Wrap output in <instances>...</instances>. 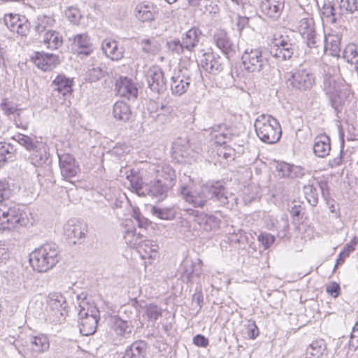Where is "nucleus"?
<instances>
[{"mask_svg":"<svg viewBox=\"0 0 358 358\" xmlns=\"http://www.w3.org/2000/svg\"><path fill=\"white\" fill-rule=\"evenodd\" d=\"M296 50V43L288 35L276 33L269 44V49L262 48L245 50L242 55L244 69L250 73H259L270 66L269 57L277 61L290 60Z\"/></svg>","mask_w":358,"mask_h":358,"instance_id":"obj_1","label":"nucleus"},{"mask_svg":"<svg viewBox=\"0 0 358 358\" xmlns=\"http://www.w3.org/2000/svg\"><path fill=\"white\" fill-rule=\"evenodd\" d=\"M179 191L185 201L194 208H203L210 199L219 202L221 206L230 208L238 203L237 196L229 192L220 181L206 183L193 191L182 185Z\"/></svg>","mask_w":358,"mask_h":358,"instance_id":"obj_2","label":"nucleus"},{"mask_svg":"<svg viewBox=\"0 0 358 358\" xmlns=\"http://www.w3.org/2000/svg\"><path fill=\"white\" fill-rule=\"evenodd\" d=\"M131 190L140 196H149L158 201L167 197L168 193L173 187L171 184H166L160 180L155 179L150 183H145L139 173L127 176Z\"/></svg>","mask_w":358,"mask_h":358,"instance_id":"obj_3","label":"nucleus"},{"mask_svg":"<svg viewBox=\"0 0 358 358\" xmlns=\"http://www.w3.org/2000/svg\"><path fill=\"white\" fill-rule=\"evenodd\" d=\"M29 262L40 273L52 268L59 262V250L54 243H46L35 249L30 255Z\"/></svg>","mask_w":358,"mask_h":358,"instance_id":"obj_4","label":"nucleus"},{"mask_svg":"<svg viewBox=\"0 0 358 358\" xmlns=\"http://www.w3.org/2000/svg\"><path fill=\"white\" fill-rule=\"evenodd\" d=\"M296 29L306 41L308 50L306 54H310L312 50H317V53L322 51V36L318 34L315 29L313 17L308 13H305L297 22Z\"/></svg>","mask_w":358,"mask_h":358,"instance_id":"obj_5","label":"nucleus"},{"mask_svg":"<svg viewBox=\"0 0 358 358\" xmlns=\"http://www.w3.org/2000/svg\"><path fill=\"white\" fill-rule=\"evenodd\" d=\"M201 73L199 66L189 64V66H181L175 70L171 78V90L173 94L181 96L187 92L191 82L200 79Z\"/></svg>","mask_w":358,"mask_h":358,"instance_id":"obj_6","label":"nucleus"},{"mask_svg":"<svg viewBox=\"0 0 358 358\" xmlns=\"http://www.w3.org/2000/svg\"><path fill=\"white\" fill-rule=\"evenodd\" d=\"M255 129L259 138L268 144L277 143L282 135L279 122L270 115L258 116L255 122Z\"/></svg>","mask_w":358,"mask_h":358,"instance_id":"obj_7","label":"nucleus"},{"mask_svg":"<svg viewBox=\"0 0 358 358\" xmlns=\"http://www.w3.org/2000/svg\"><path fill=\"white\" fill-rule=\"evenodd\" d=\"M23 211L19 205L7 200L0 204V229H12L25 224Z\"/></svg>","mask_w":358,"mask_h":358,"instance_id":"obj_8","label":"nucleus"},{"mask_svg":"<svg viewBox=\"0 0 358 358\" xmlns=\"http://www.w3.org/2000/svg\"><path fill=\"white\" fill-rule=\"evenodd\" d=\"M287 84L294 90L307 91L315 83V76L309 69L302 66L285 73Z\"/></svg>","mask_w":358,"mask_h":358,"instance_id":"obj_9","label":"nucleus"},{"mask_svg":"<svg viewBox=\"0 0 358 358\" xmlns=\"http://www.w3.org/2000/svg\"><path fill=\"white\" fill-rule=\"evenodd\" d=\"M324 87L331 106L336 110L344 103L350 94L348 86L343 81L336 80L334 78H326Z\"/></svg>","mask_w":358,"mask_h":358,"instance_id":"obj_10","label":"nucleus"},{"mask_svg":"<svg viewBox=\"0 0 358 358\" xmlns=\"http://www.w3.org/2000/svg\"><path fill=\"white\" fill-rule=\"evenodd\" d=\"M86 306L87 308L79 305L80 308L78 312V326L82 335L90 336L96 331L100 315L99 310L95 306L87 303Z\"/></svg>","mask_w":358,"mask_h":358,"instance_id":"obj_11","label":"nucleus"},{"mask_svg":"<svg viewBox=\"0 0 358 358\" xmlns=\"http://www.w3.org/2000/svg\"><path fill=\"white\" fill-rule=\"evenodd\" d=\"M133 330L131 321L124 320L116 316L113 320L111 327L112 343L115 345H120L124 343L125 339L130 336Z\"/></svg>","mask_w":358,"mask_h":358,"instance_id":"obj_12","label":"nucleus"},{"mask_svg":"<svg viewBox=\"0 0 358 358\" xmlns=\"http://www.w3.org/2000/svg\"><path fill=\"white\" fill-rule=\"evenodd\" d=\"M64 232L72 243H80L86 237L87 225L80 220L71 219L64 224Z\"/></svg>","mask_w":358,"mask_h":358,"instance_id":"obj_13","label":"nucleus"},{"mask_svg":"<svg viewBox=\"0 0 358 358\" xmlns=\"http://www.w3.org/2000/svg\"><path fill=\"white\" fill-rule=\"evenodd\" d=\"M146 81L149 88L158 94L166 90V80L162 69L154 65L150 67L145 73Z\"/></svg>","mask_w":358,"mask_h":358,"instance_id":"obj_14","label":"nucleus"},{"mask_svg":"<svg viewBox=\"0 0 358 358\" xmlns=\"http://www.w3.org/2000/svg\"><path fill=\"white\" fill-rule=\"evenodd\" d=\"M7 28L13 33L27 36L30 30V22L25 16L17 14H6L3 18Z\"/></svg>","mask_w":358,"mask_h":358,"instance_id":"obj_15","label":"nucleus"},{"mask_svg":"<svg viewBox=\"0 0 358 358\" xmlns=\"http://www.w3.org/2000/svg\"><path fill=\"white\" fill-rule=\"evenodd\" d=\"M200 64L205 71L213 76L219 75L224 69V59L213 52H203Z\"/></svg>","mask_w":358,"mask_h":358,"instance_id":"obj_16","label":"nucleus"},{"mask_svg":"<svg viewBox=\"0 0 358 358\" xmlns=\"http://www.w3.org/2000/svg\"><path fill=\"white\" fill-rule=\"evenodd\" d=\"M28 159L35 167H41L50 164V154L46 143L41 141L36 144L34 149L30 152Z\"/></svg>","mask_w":358,"mask_h":358,"instance_id":"obj_17","label":"nucleus"},{"mask_svg":"<svg viewBox=\"0 0 358 358\" xmlns=\"http://www.w3.org/2000/svg\"><path fill=\"white\" fill-rule=\"evenodd\" d=\"M59 164L63 178L72 182L71 178L79 171V166L76 164L75 158L69 154L59 155Z\"/></svg>","mask_w":358,"mask_h":358,"instance_id":"obj_18","label":"nucleus"},{"mask_svg":"<svg viewBox=\"0 0 358 358\" xmlns=\"http://www.w3.org/2000/svg\"><path fill=\"white\" fill-rule=\"evenodd\" d=\"M115 90L119 96L128 100H135L138 96L136 83L126 76H120L115 82Z\"/></svg>","mask_w":358,"mask_h":358,"instance_id":"obj_19","label":"nucleus"},{"mask_svg":"<svg viewBox=\"0 0 358 358\" xmlns=\"http://www.w3.org/2000/svg\"><path fill=\"white\" fill-rule=\"evenodd\" d=\"M322 51L320 53H317V50H312L310 55H313L314 59H317L322 57L326 51L329 50L330 55L334 57H339L341 51V38L338 35H329L328 36H322Z\"/></svg>","mask_w":358,"mask_h":358,"instance_id":"obj_20","label":"nucleus"},{"mask_svg":"<svg viewBox=\"0 0 358 358\" xmlns=\"http://www.w3.org/2000/svg\"><path fill=\"white\" fill-rule=\"evenodd\" d=\"M213 43L229 58L235 52V45L224 29H217L213 34Z\"/></svg>","mask_w":358,"mask_h":358,"instance_id":"obj_21","label":"nucleus"},{"mask_svg":"<svg viewBox=\"0 0 358 358\" xmlns=\"http://www.w3.org/2000/svg\"><path fill=\"white\" fill-rule=\"evenodd\" d=\"M285 6V0H262L261 12L268 17L277 20L281 15Z\"/></svg>","mask_w":358,"mask_h":358,"instance_id":"obj_22","label":"nucleus"},{"mask_svg":"<svg viewBox=\"0 0 358 358\" xmlns=\"http://www.w3.org/2000/svg\"><path fill=\"white\" fill-rule=\"evenodd\" d=\"M337 0H324L322 8V17L327 23L336 24L342 17L341 11L336 3Z\"/></svg>","mask_w":358,"mask_h":358,"instance_id":"obj_23","label":"nucleus"},{"mask_svg":"<svg viewBox=\"0 0 358 358\" xmlns=\"http://www.w3.org/2000/svg\"><path fill=\"white\" fill-rule=\"evenodd\" d=\"M101 49L104 55L113 61H119L124 57V48L118 43L111 38H106L103 41Z\"/></svg>","mask_w":358,"mask_h":358,"instance_id":"obj_24","label":"nucleus"},{"mask_svg":"<svg viewBox=\"0 0 358 358\" xmlns=\"http://www.w3.org/2000/svg\"><path fill=\"white\" fill-rule=\"evenodd\" d=\"M155 15L156 6L150 1H142L138 3L135 8L136 17L143 22L154 20Z\"/></svg>","mask_w":358,"mask_h":358,"instance_id":"obj_25","label":"nucleus"},{"mask_svg":"<svg viewBox=\"0 0 358 358\" xmlns=\"http://www.w3.org/2000/svg\"><path fill=\"white\" fill-rule=\"evenodd\" d=\"M33 60L36 66L43 71H51L59 63L58 56L43 52H36Z\"/></svg>","mask_w":358,"mask_h":358,"instance_id":"obj_26","label":"nucleus"},{"mask_svg":"<svg viewBox=\"0 0 358 358\" xmlns=\"http://www.w3.org/2000/svg\"><path fill=\"white\" fill-rule=\"evenodd\" d=\"M193 213L194 214V221L203 230L210 231L220 227L221 220L218 217L197 210L193 211Z\"/></svg>","mask_w":358,"mask_h":358,"instance_id":"obj_27","label":"nucleus"},{"mask_svg":"<svg viewBox=\"0 0 358 358\" xmlns=\"http://www.w3.org/2000/svg\"><path fill=\"white\" fill-rule=\"evenodd\" d=\"M202 37V31L197 27H192L182 35L181 39L188 53H192L198 46Z\"/></svg>","mask_w":358,"mask_h":358,"instance_id":"obj_28","label":"nucleus"},{"mask_svg":"<svg viewBox=\"0 0 358 358\" xmlns=\"http://www.w3.org/2000/svg\"><path fill=\"white\" fill-rule=\"evenodd\" d=\"M331 150V140L326 134L317 136L314 139L313 152L320 158H324L329 155Z\"/></svg>","mask_w":358,"mask_h":358,"instance_id":"obj_29","label":"nucleus"},{"mask_svg":"<svg viewBox=\"0 0 358 358\" xmlns=\"http://www.w3.org/2000/svg\"><path fill=\"white\" fill-rule=\"evenodd\" d=\"M147 345L143 341H137L127 346L122 358H145Z\"/></svg>","mask_w":358,"mask_h":358,"instance_id":"obj_30","label":"nucleus"},{"mask_svg":"<svg viewBox=\"0 0 358 358\" xmlns=\"http://www.w3.org/2000/svg\"><path fill=\"white\" fill-rule=\"evenodd\" d=\"M156 179L173 187L176 181V174L173 169L169 164L158 166L156 169Z\"/></svg>","mask_w":358,"mask_h":358,"instance_id":"obj_31","label":"nucleus"},{"mask_svg":"<svg viewBox=\"0 0 358 358\" xmlns=\"http://www.w3.org/2000/svg\"><path fill=\"white\" fill-rule=\"evenodd\" d=\"M73 46L79 54L88 55L92 51L90 38L86 34L75 35L73 36Z\"/></svg>","mask_w":358,"mask_h":358,"instance_id":"obj_32","label":"nucleus"},{"mask_svg":"<svg viewBox=\"0 0 358 358\" xmlns=\"http://www.w3.org/2000/svg\"><path fill=\"white\" fill-rule=\"evenodd\" d=\"M191 152L187 138H178L172 143V153L175 158H187Z\"/></svg>","mask_w":358,"mask_h":358,"instance_id":"obj_33","label":"nucleus"},{"mask_svg":"<svg viewBox=\"0 0 358 358\" xmlns=\"http://www.w3.org/2000/svg\"><path fill=\"white\" fill-rule=\"evenodd\" d=\"M29 343L31 350L36 353H43L50 348L49 338L43 334L30 336Z\"/></svg>","mask_w":358,"mask_h":358,"instance_id":"obj_34","label":"nucleus"},{"mask_svg":"<svg viewBox=\"0 0 358 358\" xmlns=\"http://www.w3.org/2000/svg\"><path fill=\"white\" fill-rule=\"evenodd\" d=\"M52 86L54 90L57 91L63 96L72 92V80L66 78L64 75H58L53 80Z\"/></svg>","mask_w":358,"mask_h":358,"instance_id":"obj_35","label":"nucleus"},{"mask_svg":"<svg viewBox=\"0 0 358 358\" xmlns=\"http://www.w3.org/2000/svg\"><path fill=\"white\" fill-rule=\"evenodd\" d=\"M158 248V245L154 241L142 240L137 249L141 257L143 259H145L147 257L155 258L157 255Z\"/></svg>","mask_w":358,"mask_h":358,"instance_id":"obj_36","label":"nucleus"},{"mask_svg":"<svg viewBox=\"0 0 358 358\" xmlns=\"http://www.w3.org/2000/svg\"><path fill=\"white\" fill-rule=\"evenodd\" d=\"M113 117L122 122H127L129 120L131 111L129 106L124 101H117L113 106Z\"/></svg>","mask_w":358,"mask_h":358,"instance_id":"obj_37","label":"nucleus"},{"mask_svg":"<svg viewBox=\"0 0 358 358\" xmlns=\"http://www.w3.org/2000/svg\"><path fill=\"white\" fill-rule=\"evenodd\" d=\"M343 57L348 63L355 66V71L358 76V45L348 44L343 50Z\"/></svg>","mask_w":358,"mask_h":358,"instance_id":"obj_38","label":"nucleus"},{"mask_svg":"<svg viewBox=\"0 0 358 358\" xmlns=\"http://www.w3.org/2000/svg\"><path fill=\"white\" fill-rule=\"evenodd\" d=\"M47 302L49 310L67 309L68 308L65 297L59 292L50 293Z\"/></svg>","mask_w":358,"mask_h":358,"instance_id":"obj_39","label":"nucleus"},{"mask_svg":"<svg viewBox=\"0 0 358 358\" xmlns=\"http://www.w3.org/2000/svg\"><path fill=\"white\" fill-rule=\"evenodd\" d=\"M62 37L59 33L48 30L43 37V43L49 49L56 50L62 45Z\"/></svg>","mask_w":358,"mask_h":358,"instance_id":"obj_40","label":"nucleus"},{"mask_svg":"<svg viewBox=\"0 0 358 358\" xmlns=\"http://www.w3.org/2000/svg\"><path fill=\"white\" fill-rule=\"evenodd\" d=\"M140 44L142 51L149 55H157L161 49L160 44L154 38L142 39Z\"/></svg>","mask_w":358,"mask_h":358,"instance_id":"obj_41","label":"nucleus"},{"mask_svg":"<svg viewBox=\"0 0 358 358\" xmlns=\"http://www.w3.org/2000/svg\"><path fill=\"white\" fill-rule=\"evenodd\" d=\"M12 138L16 141L29 152H31L34 149L36 144L39 143L41 141L37 140L36 138H33L31 136L22 134H17L13 136Z\"/></svg>","mask_w":358,"mask_h":358,"instance_id":"obj_42","label":"nucleus"},{"mask_svg":"<svg viewBox=\"0 0 358 358\" xmlns=\"http://www.w3.org/2000/svg\"><path fill=\"white\" fill-rule=\"evenodd\" d=\"M67 314V309L49 310L46 320L54 325L62 324L65 322Z\"/></svg>","mask_w":358,"mask_h":358,"instance_id":"obj_43","label":"nucleus"},{"mask_svg":"<svg viewBox=\"0 0 358 358\" xmlns=\"http://www.w3.org/2000/svg\"><path fill=\"white\" fill-rule=\"evenodd\" d=\"M15 152L14 145L6 142H0V166L8 161L12 160Z\"/></svg>","mask_w":358,"mask_h":358,"instance_id":"obj_44","label":"nucleus"},{"mask_svg":"<svg viewBox=\"0 0 358 358\" xmlns=\"http://www.w3.org/2000/svg\"><path fill=\"white\" fill-rule=\"evenodd\" d=\"M124 238L128 245L131 248H137L143 240V236L141 232H136V229H127L125 231Z\"/></svg>","mask_w":358,"mask_h":358,"instance_id":"obj_45","label":"nucleus"},{"mask_svg":"<svg viewBox=\"0 0 358 358\" xmlns=\"http://www.w3.org/2000/svg\"><path fill=\"white\" fill-rule=\"evenodd\" d=\"M336 3L342 15L356 14L358 10V0H337Z\"/></svg>","mask_w":358,"mask_h":358,"instance_id":"obj_46","label":"nucleus"},{"mask_svg":"<svg viewBox=\"0 0 358 358\" xmlns=\"http://www.w3.org/2000/svg\"><path fill=\"white\" fill-rule=\"evenodd\" d=\"M54 23L55 20L52 17L39 15L36 22L35 31L39 34L48 31V29L52 27Z\"/></svg>","mask_w":358,"mask_h":358,"instance_id":"obj_47","label":"nucleus"},{"mask_svg":"<svg viewBox=\"0 0 358 358\" xmlns=\"http://www.w3.org/2000/svg\"><path fill=\"white\" fill-rule=\"evenodd\" d=\"M150 213L161 220H171L175 217V212L171 208H159L152 206L150 208Z\"/></svg>","mask_w":358,"mask_h":358,"instance_id":"obj_48","label":"nucleus"},{"mask_svg":"<svg viewBox=\"0 0 358 358\" xmlns=\"http://www.w3.org/2000/svg\"><path fill=\"white\" fill-rule=\"evenodd\" d=\"M303 192L308 203L311 206H316L318 203L317 188L313 185H307L303 187Z\"/></svg>","mask_w":358,"mask_h":358,"instance_id":"obj_49","label":"nucleus"},{"mask_svg":"<svg viewBox=\"0 0 358 358\" xmlns=\"http://www.w3.org/2000/svg\"><path fill=\"white\" fill-rule=\"evenodd\" d=\"M166 46L169 50V51L172 55H185L186 53H188L187 52V50L185 47V44L183 43L182 40L180 39H175L170 41H168L166 43Z\"/></svg>","mask_w":358,"mask_h":358,"instance_id":"obj_50","label":"nucleus"},{"mask_svg":"<svg viewBox=\"0 0 358 358\" xmlns=\"http://www.w3.org/2000/svg\"><path fill=\"white\" fill-rule=\"evenodd\" d=\"M145 314L150 322H156L162 316V309L155 304H149L145 306Z\"/></svg>","mask_w":358,"mask_h":358,"instance_id":"obj_51","label":"nucleus"},{"mask_svg":"<svg viewBox=\"0 0 358 358\" xmlns=\"http://www.w3.org/2000/svg\"><path fill=\"white\" fill-rule=\"evenodd\" d=\"M106 71L101 66H93L87 72V79L90 82H96L103 78Z\"/></svg>","mask_w":358,"mask_h":358,"instance_id":"obj_52","label":"nucleus"},{"mask_svg":"<svg viewBox=\"0 0 358 358\" xmlns=\"http://www.w3.org/2000/svg\"><path fill=\"white\" fill-rule=\"evenodd\" d=\"M65 16L71 23L75 24H78L81 18L80 10L77 8L73 6L69 7L65 10Z\"/></svg>","mask_w":358,"mask_h":358,"instance_id":"obj_53","label":"nucleus"},{"mask_svg":"<svg viewBox=\"0 0 358 358\" xmlns=\"http://www.w3.org/2000/svg\"><path fill=\"white\" fill-rule=\"evenodd\" d=\"M257 240L259 242L262 243L264 247V249H268L273 243L275 242V238L274 236L266 233L262 232L257 237Z\"/></svg>","mask_w":358,"mask_h":358,"instance_id":"obj_54","label":"nucleus"},{"mask_svg":"<svg viewBox=\"0 0 358 358\" xmlns=\"http://www.w3.org/2000/svg\"><path fill=\"white\" fill-rule=\"evenodd\" d=\"M291 164L285 162H278L275 165V171L281 178H289L290 174Z\"/></svg>","mask_w":358,"mask_h":358,"instance_id":"obj_55","label":"nucleus"},{"mask_svg":"<svg viewBox=\"0 0 358 358\" xmlns=\"http://www.w3.org/2000/svg\"><path fill=\"white\" fill-rule=\"evenodd\" d=\"M269 229L285 232L289 229V223L287 220L284 217H282L280 221L277 220H271Z\"/></svg>","mask_w":358,"mask_h":358,"instance_id":"obj_56","label":"nucleus"},{"mask_svg":"<svg viewBox=\"0 0 358 358\" xmlns=\"http://www.w3.org/2000/svg\"><path fill=\"white\" fill-rule=\"evenodd\" d=\"M247 336L250 339L256 338L259 334V329L254 320H248L246 324Z\"/></svg>","mask_w":358,"mask_h":358,"instance_id":"obj_57","label":"nucleus"},{"mask_svg":"<svg viewBox=\"0 0 358 358\" xmlns=\"http://www.w3.org/2000/svg\"><path fill=\"white\" fill-rule=\"evenodd\" d=\"M306 173V169L300 166L291 164L289 178H302Z\"/></svg>","mask_w":358,"mask_h":358,"instance_id":"obj_58","label":"nucleus"},{"mask_svg":"<svg viewBox=\"0 0 358 358\" xmlns=\"http://www.w3.org/2000/svg\"><path fill=\"white\" fill-rule=\"evenodd\" d=\"M10 194L8 183L5 181H0V204L6 201Z\"/></svg>","mask_w":358,"mask_h":358,"instance_id":"obj_59","label":"nucleus"},{"mask_svg":"<svg viewBox=\"0 0 358 358\" xmlns=\"http://www.w3.org/2000/svg\"><path fill=\"white\" fill-rule=\"evenodd\" d=\"M327 292L334 298L338 296L341 291L340 285L336 282H331L326 287Z\"/></svg>","mask_w":358,"mask_h":358,"instance_id":"obj_60","label":"nucleus"},{"mask_svg":"<svg viewBox=\"0 0 358 358\" xmlns=\"http://www.w3.org/2000/svg\"><path fill=\"white\" fill-rule=\"evenodd\" d=\"M171 113H166V114H152V117L159 124H164L171 121Z\"/></svg>","mask_w":358,"mask_h":358,"instance_id":"obj_61","label":"nucleus"},{"mask_svg":"<svg viewBox=\"0 0 358 358\" xmlns=\"http://www.w3.org/2000/svg\"><path fill=\"white\" fill-rule=\"evenodd\" d=\"M193 343L198 347L206 348L209 342L203 335L197 334L193 338Z\"/></svg>","mask_w":358,"mask_h":358,"instance_id":"obj_62","label":"nucleus"},{"mask_svg":"<svg viewBox=\"0 0 358 358\" xmlns=\"http://www.w3.org/2000/svg\"><path fill=\"white\" fill-rule=\"evenodd\" d=\"M249 18L245 16H238L236 27L239 31H241L248 24Z\"/></svg>","mask_w":358,"mask_h":358,"instance_id":"obj_63","label":"nucleus"},{"mask_svg":"<svg viewBox=\"0 0 358 358\" xmlns=\"http://www.w3.org/2000/svg\"><path fill=\"white\" fill-rule=\"evenodd\" d=\"M203 301V296L201 291L196 292L192 296V302L196 303L199 308L201 309L202 307Z\"/></svg>","mask_w":358,"mask_h":358,"instance_id":"obj_64","label":"nucleus"}]
</instances>
